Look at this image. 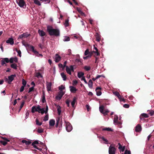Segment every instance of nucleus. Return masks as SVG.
I'll list each match as a JSON object with an SVG mask.
<instances>
[{
  "mask_svg": "<svg viewBox=\"0 0 154 154\" xmlns=\"http://www.w3.org/2000/svg\"><path fill=\"white\" fill-rule=\"evenodd\" d=\"M65 88V87L63 85H61L59 87V89L60 91V92H62L64 93L62 91V90L64 89Z\"/></svg>",
  "mask_w": 154,
  "mask_h": 154,
  "instance_id": "obj_28",
  "label": "nucleus"
},
{
  "mask_svg": "<svg viewBox=\"0 0 154 154\" xmlns=\"http://www.w3.org/2000/svg\"><path fill=\"white\" fill-rule=\"evenodd\" d=\"M7 43L11 45H12L14 44V39L11 38H8V40L6 41Z\"/></svg>",
  "mask_w": 154,
  "mask_h": 154,
  "instance_id": "obj_8",
  "label": "nucleus"
},
{
  "mask_svg": "<svg viewBox=\"0 0 154 154\" xmlns=\"http://www.w3.org/2000/svg\"><path fill=\"white\" fill-rule=\"evenodd\" d=\"M116 150L115 147L112 146V145H111L109 148V154H115Z\"/></svg>",
  "mask_w": 154,
  "mask_h": 154,
  "instance_id": "obj_4",
  "label": "nucleus"
},
{
  "mask_svg": "<svg viewBox=\"0 0 154 154\" xmlns=\"http://www.w3.org/2000/svg\"><path fill=\"white\" fill-rule=\"evenodd\" d=\"M64 25L65 27H67L69 26V20L68 19H67L65 20V23H64Z\"/></svg>",
  "mask_w": 154,
  "mask_h": 154,
  "instance_id": "obj_39",
  "label": "nucleus"
},
{
  "mask_svg": "<svg viewBox=\"0 0 154 154\" xmlns=\"http://www.w3.org/2000/svg\"><path fill=\"white\" fill-rule=\"evenodd\" d=\"M9 62V60L8 58H4L1 60L2 65H4V64H5V62L8 63Z\"/></svg>",
  "mask_w": 154,
  "mask_h": 154,
  "instance_id": "obj_14",
  "label": "nucleus"
},
{
  "mask_svg": "<svg viewBox=\"0 0 154 154\" xmlns=\"http://www.w3.org/2000/svg\"><path fill=\"white\" fill-rule=\"evenodd\" d=\"M37 131L39 133H42L43 132V130L42 128H39L37 130Z\"/></svg>",
  "mask_w": 154,
  "mask_h": 154,
  "instance_id": "obj_47",
  "label": "nucleus"
},
{
  "mask_svg": "<svg viewBox=\"0 0 154 154\" xmlns=\"http://www.w3.org/2000/svg\"><path fill=\"white\" fill-rule=\"evenodd\" d=\"M18 53V54L19 55V56H20V57H21V51L20 50H19V51L17 52Z\"/></svg>",
  "mask_w": 154,
  "mask_h": 154,
  "instance_id": "obj_64",
  "label": "nucleus"
},
{
  "mask_svg": "<svg viewBox=\"0 0 154 154\" xmlns=\"http://www.w3.org/2000/svg\"><path fill=\"white\" fill-rule=\"evenodd\" d=\"M26 83V81L24 79H23L22 80V84L23 85V86H25Z\"/></svg>",
  "mask_w": 154,
  "mask_h": 154,
  "instance_id": "obj_48",
  "label": "nucleus"
},
{
  "mask_svg": "<svg viewBox=\"0 0 154 154\" xmlns=\"http://www.w3.org/2000/svg\"><path fill=\"white\" fill-rule=\"evenodd\" d=\"M101 89V88L100 87H98L96 88L95 91L96 92L97 95V96H100L102 92L100 91Z\"/></svg>",
  "mask_w": 154,
  "mask_h": 154,
  "instance_id": "obj_11",
  "label": "nucleus"
},
{
  "mask_svg": "<svg viewBox=\"0 0 154 154\" xmlns=\"http://www.w3.org/2000/svg\"><path fill=\"white\" fill-rule=\"evenodd\" d=\"M19 6L21 8H24L26 7V4L24 0H16Z\"/></svg>",
  "mask_w": 154,
  "mask_h": 154,
  "instance_id": "obj_3",
  "label": "nucleus"
},
{
  "mask_svg": "<svg viewBox=\"0 0 154 154\" xmlns=\"http://www.w3.org/2000/svg\"><path fill=\"white\" fill-rule=\"evenodd\" d=\"M36 123L37 125L39 126L41 125L42 124V122H39V120L37 119H36Z\"/></svg>",
  "mask_w": 154,
  "mask_h": 154,
  "instance_id": "obj_44",
  "label": "nucleus"
},
{
  "mask_svg": "<svg viewBox=\"0 0 154 154\" xmlns=\"http://www.w3.org/2000/svg\"><path fill=\"white\" fill-rule=\"evenodd\" d=\"M48 106L47 105L46 106V109H45V114H47L48 113Z\"/></svg>",
  "mask_w": 154,
  "mask_h": 154,
  "instance_id": "obj_59",
  "label": "nucleus"
},
{
  "mask_svg": "<svg viewBox=\"0 0 154 154\" xmlns=\"http://www.w3.org/2000/svg\"><path fill=\"white\" fill-rule=\"evenodd\" d=\"M118 98L120 100V101H123L125 102V100L121 96L120 94L119 96L118 97Z\"/></svg>",
  "mask_w": 154,
  "mask_h": 154,
  "instance_id": "obj_42",
  "label": "nucleus"
},
{
  "mask_svg": "<svg viewBox=\"0 0 154 154\" xmlns=\"http://www.w3.org/2000/svg\"><path fill=\"white\" fill-rule=\"evenodd\" d=\"M64 94V93H62V92H59L58 95L56 97V99L58 100H60Z\"/></svg>",
  "mask_w": 154,
  "mask_h": 154,
  "instance_id": "obj_9",
  "label": "nucleus"
},
{
  "mask_svg": "<svg viewBox=\"0 0 154 154\" xmlns=\"http://www.w3.org/2000/svg\"><path fill=\"white\" fill-rule=\"evenodd\" d=\"M77 98L76 97H74L73 98L72 102H71V104L72 107H74L75 105V103L76 101Z\"/></svg>",
  "mask_w": 154,
  "mask_h": 154,
  "instance_id": "obj_23",
  "label": "nucleus"
},
{
  "mask_svg": "<svg viewBox=\"0 0 154 154\" xmlns=\"http://www.w3.org/2000/svg\"><path fill=\"white\" fill-rule=\"evenodd\" d=\"M52 83L51 82H47V89L48 91H50L51 90V86Z\"/></svg>",
  "mask_w": 154,
  "mask_h": 154,
  "instance_id": "obj_10",
  "label": "nucleus"
},
{
  "mask_svg": "<svg viewBox=\"0 0 154 154\" xmlns=\"http://www.w3.org/2000/svg\"><path fill=\"white\" fill-rule=\"evenodd\" d=\"M94 49L96 50V53L97 54V56H99L100 55V53L98 51V50L97 48L95 46H94Z\"/></svg>",
  "mask_w": 154,
  "mask_h": 154,
  "instance_id": "obj_41",
  "label": "nucleus"
},
{
  "mask_svg": "<svg viewBox=\"0 0 154 154\" xmlns=\"http://www.w3.org/2000/svg\"><path fill=\"white\" fill-rule=\"evenodd\" d=\"M61 118L60 117H58L56 119V123H57L58 124H61V123L62 121L61 120Z\"/></svg>",
  "mask_w": 154,
  "mask_h": 154,
  "instance_id": "obj_34",
  "label": "nucleus"
},
{
  "mask_svg": "<svg viewBox=\"0 0 154 154\" xmlns=\"http://www.w3.org/2000/svg\"><path fill=\"white\" fill-rule=\"evenodd\" d=\"M142 117H144L145 118H147L149 117V116L146 114L142 113L141 114L140 117V119L141 120L143 119V118Z\"/></svg>",
  "mask_w": 154,
  "mask_h": 154,
  "instance_id": "obj_20",
  "label": "nucleus"
},
{
  "mask_svg": "<svg viewBox=\"0 0 154 154\" xmlns=\"http://www.w3.org/2000/svg\"><path fill=\"white\" fill-rule=\"evenodd\" d=\"M101 138L102 139V140L103 141H105V142L104 143L106 144H107L108 143V140L107 139H105L103 137H102Z\"/></svg>",
  "mask_w": 154,
  "mask_h": 154,
  "instance_id": "obj_40",
  "label": "nucleus"
},
{
  "mask_svg": "<svg viewBox=\"0 0 154 154\" xmlns=\"http://www.w3.org/2000/svg\"><path fill=\"white\" fill-rule=\"evenodd\" d=\"M40 106L38 105L37 106H33L32 107L31 112L32 113H34L35 112H38L39 113H40L39 110L38 109V108L40 107Z\"/></svg>",
  "mask_w": 154,
  "mask_h": 154,
  "instance_id": "obj_7",
  "label": "nucleus"
},
{
  "mask_svg": "<svg viewBox=\"0 0 154 154\" xmlns=\"http://www.w3.org/2000/svg\"><path fill=\"white\" fill-rule=\"evenodd\" d=\"M142 130V128L141 125L138 124L135 127V131L136 132H139Z\"/></svg>",
  "mask_w": 154,
  "mask_h": 154,
  "instance_id": "obj_12",
  "label": "nucleus"
},
{
  "mask_svg": "<svg viewBox=\"0 0 154 154\" xmlns=\"http://www.w3.org/2000/svg\"><path fill=\"white\" fill-rule=\"evenodd\" d=\"M25 87V86H22L21 87L20 90V92H23L24 91Z\"/></svg>",
  "mask_w": 154,
  "mask_h": 154,
  "instance_id": "obj_53",
  "label": "nucleus"
},
{
  "mask_svg": "<svg viewBox=\"0 0 154 154\" xmlns=\"http://www.w3.org/2000/svg\"><path fill=\"white\" fill-rule=\"evenodd\" d=\"M88 85V87L90 88H92L93 86V82L91 79L89 80Z\"/></svg>",
  "mask_w": 154,
  "mask_h": 154,
  "instance_id": "obj_27",
  "label": "nucleus"
},
{
  "mask_svg": "<svg viewBox=\"0 0 154 154\" xmlns=\"http://www.w3.org/2000/svg\"><path fill=\"white\" fill-rule=\"evenodd\" d=\"M38 32L40 36H43L45 35V33L43 30L39 29L38 31Z\"/></svg>",
  "mask_w": 154,
  "mask_h": 154,
  "instance_id": "obj_18",
  "label": "nucleus"
},
{
  "mask_svg": "<svg viewBox=\"0 0 154 154\" xmlns=\"http://www.w3.org/2000/svg\"><path fill=\"white\" fill-rule=\"evenodd\" d=\"M34 2L35 5L38 6L41 5V4L39 0H34Z\"/></svg>",
  "mask_w": 154,
  "mask_h": 154,
  "instance_id": "obj_24",
  "label": "nucleus"
},
{
  "mask_svg": "<svg viewBox=\"0 0 154 154\" xmlns=\"http://www.w3.org/2000/svg\"><path fill=\"white\" fill-rule=\"evenodd\" d=\"M84 69L87 71L90 70L91 68L89 66H85L84 67Z\"/></svg>",
  "mask_w": 154,
  "mask_h": 154,
  "instance_id": "obj_45",
  "label": "nucleus"
},
{
  "mask_svg": "<svg viewBox=\"0 0 154 154\" xmlns=\"http://www.w3.org/2000/svg\"><path fill=\"white\" fill-rule=\"evenodd\" d=\"M11 66L12 68H13L15 69H17V66L15 63L11 64Z\"/></svg>",
  "mask_w": 154,
  "mask_h": 154,
  "instance_id": "obj_33",
  "label": "nucleus"
},
{
  "mask_svg": "<svg viewBox=\"0 0 154 154\" xmlns=\"http://www.w3.org/2000/svg\"><path fill=\"white\" fill-rule=\"evenodd\" d=\"M70 91L72 93H75L77 90L76 88L73 86H70L69 87Z\"/></svg>",
  "mask_w": 154,
  "mask_h": 154,
  "instance_id": "obj_15",
  "label": "nucleus"
},
{
  "mask_svg": "<svg viewBox=\"0 0 154 154\" xmlns=\"http://www.w3.org/2000/svg\"><path fill=\"white\" fill-rule=\"evenodd\" d=\"M37 108L38 109V110H39V112H40V113H41L42 114V115L44 113H45L44 108H42L41 109L40 108V107H38Z\"/></svg>",
  "mask_w": 154,
  "mask_h": 154,
  "instance_id": "obj_25",
  "label": "nucleus"
},
{
  "mask_svg": "<svg viewBox=\"0 0 154 154\" xmlns=\"http://www.w3.org/2000/svg\"><path fill=\"white\" fill-rule=\"evenodd\" d=\"M29 49L31 50L32 51H33L34 49V47L32 45H30L29 47Z\"/></svg>",
  "mask_w": 154,
  "mask_h": 154,
  "instance_id": "obj_63",
  "label": "nucleus"
},
{
  "mask_svg": "<svg viewBox=\"0 0 154 154\" xmlns=\"http://www.w3.org/2000/svg\"><path fill=\"white\" fill-rule=\"evenodd\" d=\"M66 128V131L68 132L70 131L72 129V127L71 124L68 122H65Z\"/></svg>",
  "mask_w": 154,
  "mask_h": 154,
  "instance_id": "obj_5",
  "label": "nucleus"
},
{
  "mask_svg": "<svg viewBox=\"0 0 154 154\" xmlns=\"http://www.w3.org/2000/svg\"><path fill=\"white\" fill-rule=\"evenodd\" d=\"M66 103L67 105V106L68 107H69V106L70 100L68 99H67V100H66Z\"/></svg>",
  "mask_w": 154,
  "mask_h": 154,
  "instance_id": "obj_51",
  "label": "nucleus"
},
{
  "mask_svg": "<svg viewBox=\"0 0 154 154\" xmlns=\"http://www.w3.org/2000/svg\"><path fill=\"white\" fill-rule=\"evenodd\" d=\"M113 94H114L115 95V96H117V97L119 96V95L120 94H119V92H117V91H116L115 92H114L113 93Z\"/></svg>",
  "mask_w": 154,
  "mask_h": 154,
  "instance_id": "obj_55",
  "label": "nucleus"
},
{
  "mask_svg": "<svg viewBox=\"0 0 154 154\" xmlns=\"http://www.w3.org/2000/svg\"><path fill=\"white\" fill-rule=\"evenodd\" d=\"M61 75L62 77L63 78L64 81H66V75L64 74V72H62L60 74Z\"/></svg>",
  "mask_w": 154,
  "mask_h": 154,
  "instance_id": "obj_26",
  "label": "nucleus"
},
{
  "mask_svg": "<svg viewBox=\"0 0 154 154\" xmlns=\"http://www.w3.org/2000/svg\"><path fill=\"white\" fill-rule=\"evenodd\" d=\"M81 80H83L84 81V82H85V84H88V82H87V81H86V80L85 79V77L84 76L82 77V78Z\"/></svg>",
  "mask_w": 154,
  "mask_h": 154,
  "instance_id": "obj_56",
  "label": "nucleus"
},
{
  "mask_svg": "<svg viewBox=\"0 0 154 154\" xmlns=\"http://www.w3.org/2000/svg\"><path fill=\"white\" fill-rule=\"evenodd\" d=\"M34 86L30 88L29 89L28 93H30V92L33 91L34 90Z\"/></svg>",
  "mask_w": 154,
  "mask_h": 154,
  "instance_id": "obj_57",
  "label": "nucleus"
},
{
  "mask_svg": "<svg viewBox=\"0 0 154 154\" xmlns=\"http://www.w3.org/2000/svg\"><path fill=\"white\" fill-rule=\"evenodd\" d=\"M0 142L2 143L4 146H5L7 144V142L3 141H0Z\"/></svg>",
  "mask_w": 154,
  "mask_h": 154,
  "instance_id": "obj_49",
  "label": "nucleus"
},
{
  "mask_svg": "<svg viewBox=\"0 0 154 154\" xmlns=\"http://www.w3.org/2000/svg\"><path fill=\"white\" fill-rule=\"evenodd\" d=\"M118 144L119 146V149L122 152L124 151L125 148V146H122L120 143H119Z\"/></svg>",
  "mask_w": 154,
  "mask_h": 154,
  "instance_id": "obj_17",
  "label": "nucleus"
},
{
  "mask_svg": "<svg viewBox=\"0 0 154 154\" xmlns=\"http://www.w3.org/2000/svg\"><path fill=\"white\" fill-rule=\"evenodd\" d=\"M57 111L59 115H60L61 112V107L60 106H57Z\"/></svg>",
  "mask_w": 154,
  "mask_h": 154,
  "instance_id": "obj_37",
  "label": "nucleus"
},
{
  "mask_svg": "<svg viewBox=\"0 0 154 154\" xmlns=\"http://www.w3.org/2000/svg\"><path fill=\"white\" fill-rule=\"evenodd\" d=\"M61 59V57L58 54L55 55V61L56 63L58 62Z\"/></svg>",
  "mask_w": 154,
  "mask_h": 154,
  "instance_id": "obj_13",
  "label": "nucleus"
},
{
  "mask_svg": "<svg viewBox=\"0 0 154 154\" xmlns=\"http://www.w3.org/2000/svg\"><path fill=\"white\" fill-rule=\"evenodd\" d=\"M47 30L50 35H54L56 36L60 35V31L57 29H53L52 27L48 26Z\"/></svg>",
  "mask_w": 154,
  "mask_h": 154,
  "instance_id": "obj_1",
  "label": "nucleus"
},
{
  "mask_svg": "<svg viewBox=\"0 0 154 154\" xmlns=\"http://www.w3.org/2000/svg\"><path fill=\"white\" fill-rule=\"evenodd\" d=\"M100 35L98 33H96L95 35V37L96 38V40L98 42H99L100 40Z\"/></svg>",
  "mask_w": 154,
  "mask_h": 154,
  "instance_id": "obj_16",
  "label": "nucleus"
},
{
  "mask_svg": "<svg viewBox=\"0 0 154 154\" xmlns=\"http://www.w3.org/2000/svg\"><path fill=\"white\" fill-rule=\"evenodd\" d=\"M2 138L4 140H5V141H6V142H7L10 141V140L8 139L7 138H6L5 137H2Z\"/></svg>",
  "mask_w": 154,
  "mask_h": 154,
  "instance_id": "obj_58",
  "label": "nucleus"
},
{
  "mask_svg": "<svg viewBox=\"0 0 154 154\" xmlns=\"http://www.w3.org/2000/svg\"><path fill=\"white\" fill-rule=\"evenodd\" d=\"M84 73L83 72H78V77L79 78H80L81 77H84Z\"/></svg>",
  "mask_w": 154,
  "mask_h": 154,
  "instance_id": "obj_22",
  "label": "nucleus"
},
{
  "mask_svg": "<svg viewBox=\"0 0 154 154\" xmlns=\"http://www.w3.org/2000/svg\"><path fill=\"white\" fill-rule=\"evenodd\" d=\"M48 114H47L44 117V118L43 119V121H46L48 120Z\"/></svg>",
  "mask_w": 154,
  "mask_h": 154,
  "instance_id": "obj_43",
  "label": "nucleus"
},
{
  "mask_svg": "<svg viewBox=\"0 0 154 154\" xmlns=\"http://www.w3.org/2000/svg\"><path fill=\"white\" fill-rule=\"evenodd\" d=\"M63 40L64 42L69 41H70V38L68 36H65L63 38Z\"/></svg>",
  "mask_w": 154,
  "mask_h": 154,
  "instance_id": "obj_38",
  "label": "nucleus"
},
{
  "mask_svg": "<svg viewBox=\"0 0 154 154\" xmlns=\"http://www.w3.org/2000/svg\"><path fill=\"white\" fill-rule=\"evenodd\" d=\"M102 131H112L113 130L109 128H106L102 129Z\"/></svg>",
  "mask_w": 154,
  "mask_h": 154,
  "instance_id": "obj_32",
  "label": "nucleus"
},
{
  "mask_svg": "<svg viewBox=\"0 0 154 154\" xmlns=\"http://www.w3.org/2000/svg\"><path fill=\"white\" fill-rule=\"evenodd\" d=\"M42 2H45V4L49 3L50 2L51 0H39Z\"/></svg>",
  "mask_w": 154,
  "mask_h": 154,
  "instance_id": "obj_36",
  "label": "nucleus"
},
{
  "mask_svg": "<svg viewBox=\"0 0 154 154\" xmlns=\"http://www.w3.org/2000/svg\"><path fill=\"white\" fill-rule=\"evenodd\" d=\"M104 107L103 105H101L99 107V110L100 112L102 113H103Z\"/></svg>",
  "mask_w": 154,
  "mask_h": 154,
  "instance_id": "obj_31",
  "label": "nucleus"
},
{
  "mask_svg": "<svg viewBox=\"0 0 154 154\" xmlns=\"http://www.w3.org/2000/svg\"><path fill=\"white\" fill-rule=\"evenodd\" d=\"M118 117L117 116H115L114 118V123H117L118 121Z\"/></svg>",
  "mask_w": 154,
  "mask_h": 154,
  "instance_id": "obj_35",
  "label": "nucleus"
},
{
  "mask_svg": "<svg viewBox=\"0 0 154 154\" xmlns=\"http://www.w3.org/2000/svg\"><path fill=\"white\" fill-rule=\"evenodd\" d=\"M36 76L38 78H39L40 77H42V76L41 75V73L39 72H38L36 73Z\"/></svg>",
  "mask_w": 154,
  "mask_h": 154,
  "instance_id": "obj_52",
  "label": "nucleus"
},
{
  "mask_svg": "<svg viewBox=\"0 0 154 154\" xmlns=\"http://www.w3.org/2000/svg\"><path fill=\"white\" fill-rule=\"evenodd\" d=\"M123 107L125 108H128L129 107V105L128 104H125L124 105Z\"/></svg>",
  "mask_w": 154,
  "mask_h": 154,
  "instance_id": "obj_60",
  "label": "nucleus"
},
{
  "mask_svg": "<svg viewBox=\"0 0 154 154\" xmlns=\"http://www.w3.org/2000/svg\"><path fill=\"white\" fill-rule=\"evenodd\" d=\"M16 76V75H12L10 76H8V79L5 78V82H7L9 84H11V83L14 80V78Z\"/></svg>",
  "mask_w": 154,
  "mask_h": 154,
  "instance_id": "obj_2",
  "label": "nucleus"
},
{
  "mask_svg": "<svg viewBox=\"0 0 154 154\" xmlns=\"http://www.w3.org/2000/svg\"><path fill=\"white\" fill-rule=\"evenodd\" d=\"M14 58L13 57L11 58L10 60H9V62L11 63H12L13 62Z\"/></svg>",
  "mask_w": 154,
  "mask_h": 154,
  "instance_id": "obj_61",
  "label": "nucleus"
},
{
  "mask_svg": "<svg viewBox=\"0 0 154 154\" xmlns=\"http://www.w3.org/2000/svg\"><path fill=\"white\" fill-rule=\"evenodd\" d=\"M23 34H24V38H27L29 35V34H28L23 33Z\"/></svg>",
  "mask_w": 154,
  "mask_h": 154,
  "instance_id": "obj_62",
  "label": "nucleus"
},
{
  "mask_svg": "<svg viewBox=\"0 0 154 154\" xmlns=\"http://www.w3.org/2000/svg\"><path fill=\"white\" fill-rule=\"evenodd\" d=\"M38 140H36L34 141L32 144V146L34 148L38 150H39L40 151H41L42 150V149L41 148H39L37 146L35 145V144H38Z\"/></svg>",
  "mask_w": 154,
  "mask_h": 154,
  "instance_id": "obj_6",
  "label": "nucleus"
},
{
  "mask_svg": "<svg viewBox=\"0 0 154 154\" xmlns=\"http://www.w3.org/2000/svg\"><path fill=\"white\" fill-rule=\"evenodd\" d=\"M42 102L43 103H45L46 102V100L45 98V94L44 92L43 93V96L42 97Z\"/></svg>",
  "mask_w": 154,
  "mask_h": 154,
  "instance_id": "obj_30",
  "label": "nucleus"
},
{
  "mask_svg": "<svg viewBox=\"0 0 154 154\" xmlns=\"http://www.w3.org/2000/svg\"><path fill=\"white\" fill-rule=\"evenodd\" d=\"M21 142L23 143H25L26 145H29L31 143V142L29 141H27L25 140H22Z\"/></svg>",
  "mask_w": 154,
  "mask_h": 154,
  "instance_id": "obj_19",
  "label": "nucleus"
},
{
  "mask_svg": "<svg viewBox=\"0 0 154 154\" xmlns=\"http://www.w3.org/2000/svg\"><path fill=\"white\" fill-rule=\"evenodd\" d=\"M124 154H131V151L130 150L128 151L127 150H126Z\"/></svg>",
  "mask_w": 154,
  "mask_h": 154,
  "instance_id": "obj_54",
  "label": "nucleus"
},
{
  "mask_svg": "<svg viewBox=\"0 0 154 154\" xmlns=\"http://www.w3.org/2000/svg\"><path fill=\"white\" fill-rule=\"evenodd\" d=\"M49 123L50 126H54L55 124V121L54 119H51L49 121Z\"/></svg>",
  "mask_w": 154,
  "mask_h": 154,
  "instance_id": "obj_21",
  "label": "nucleus"
},
{
  "mask_svg": "<svg viewBox=\"0 0 154 154\" xmlns=\"http://www.w3.org/2000/svg\"><path fill=\"white\" fill-rule=\"evenodd\" d=\"M24 103H25V102H24V101H23L22 102L20 106V108L19 109V112L20 111V110H21V109L23 106L24 104Z\"/></svg>",
  "mask_w": 154,
  "mask_h": 154,
  "instance_id": "obj_46",
  "label": "nucleus"
},
{
  "mask_svg": "<svg viewBox=\"0 0 154 154\" xmlns=\"http://www.w3.org/2000/svg\"><path fill=\"white\" fill-rule=\"evenodd\" d=\"M66 70L67 72L70 75H71V72L70 71V68L68 66H66Z\"/></svg>",
  "mask_w": 154,
  "mask_h": 154,
  "instance_id": "obj_29",
  "label": "nucleus"
},
{
  "mask_svg": "<svg viewBox=\"0 0 154 154\" xmlns=\"http://www.w3.org/2000/svg\"><path fill=\"white\" fill-rule=\"evenodd\" d=\"M89 53V51L88 49H86L85 52V55H87Z\"/></svg>",
  "mask_w": 154,
  "mask_h": 154,
  "instance_id": "obj_50",
  "label": "nucleus"
}]
</instances>
